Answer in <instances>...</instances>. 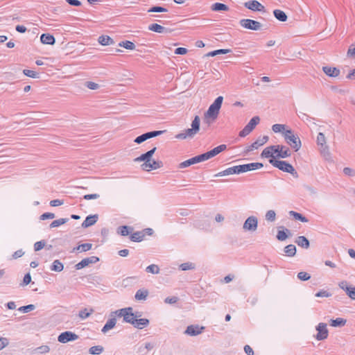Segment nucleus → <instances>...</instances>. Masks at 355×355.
<instances>
[{
    "mask_svg": "<svg viewBox=\"0 0 355 355\" xmlns=\"http://www.w3.org/2000/svg\"><path fill=\"white\" fill-rule=\"evenodd\" d=\"M200 119L198 116H196L191 123V128L185 130L184 131L178 134L175 136L176 139H185L187 138H193L200 130Z\"/></svg>",
    "mask_w": 355,
    "mask_h": 355,
    "instance_id": "obj_1",
    "label": "nucleus"
},
{
    "mask_svg": "<svg viewBox=\"0 0 355 355\" xmlns=\"http://www.w3.org/2000/svg\"><path fill=\"white\" fill-rule=\"evenodd\" d=\"M223 101V96L217 97L214 103L209 106V109L205 114V118H211L215 120L219 114L220 109L221 107Z\"/></svg>",
    "mask_w": 355,
    "mask_h": 355,
    "instance_id": "obj_2",
    "label": "nucleus"
},
{
    "mask_svg": "<svg viewBox=\"0 0 355 355\" xmlns=\"http://www.w3.org/2000/svg\"><path fill=\"white\" fill-rule=\"evenodd\" d=\"M269 163L279 170L292 174L293 176L297 177V173L294 167L286 161L277 160L275 159H270Z\"/></svg>",
    "mask_w": 355,
    "mask_h": 355,
    "instance_id": "obj_3",
    "label": "nucleus"
},
{
    "mask_svg": "<svg viewBox=\"0 0 355 355\" xmlns=\"http://www.w3.org/2000/svg\"><path fill=\"white\" fill-rule=\"evenodd\" d=\"M114 315H117L118 317H122L123 320L125 322L130 323L132 324L134 323L135 319L133 316V309L132 307H126L121 309H118L115 311H113Z\"/></svg>",
    "mask_w": 355,
    "mask_h": 355,
    "instance_id": "obj_4",
    "label": "nucleus"
},
{
    "mask_svg": "<svg viewBox=\"0 0 355 355\" xmlns=\"http://www.w3.org/2000/svg\"><path fill=\"white\" fill-rule=\"evenodd\" d=\"M260 119L256 116L252 117L248 123L244 127V128L240 131L239 136L244 137L248 135L255 128V126L259 123Z\"/></svg>",
    "mask_w": 355,
    "mask_h": 355,
    "instance_id": "obj_5",
    "label": "nucleus"
},
{
    "mask_svg": "<svg viewBox=\"0 0 355 355\" xmlns=\"http://www.w3.org/2000/svg\"><path fill=\"white\" fill-rule=\"evenodd\" d=\"M239 24L243 28L252 31H259L262 26L260 22L250 19H241Z\"/></svg>",
    "mask_w": 355,
    "mask_h": 355,
    "instance_id": "obj_6",
    "label": "nucleus"
},
{
    "mask_svg": "<svg viewBox=\"0 0 355 355\" xmlns=\"http://www.w3.org/2000/svg\"><path fill=\"white\" fill-rule=\"evenodd\" d=\"M78 338L79 336L76 334L70 331H66L61 333L58 336V341L60 343L64 344L69 342L76 340L78 339Z\"/></svg>",
    "mask_w": 355,
    "mask_h": 355,
    "instance_id": "obj_7",
    "label": "nucleus"
},
{
    "mask_svg": "<svg viewBox=\"0 0 355 355\" xmlns=\"http://www.w3.org/2000/svg\"><path fill=\"white\" fill-rule=\"evenodd\" d=\"M258 226V219L256 216H249L243 223V228L245 231L254 232Z\"/></svg>",
    "mask_w": 355,
    "mask_h": 355,
    "instance_id": "obj_8",
    "label": "nucleus"
},
{
    "mask_svg": "<svg viewBox=\"0 0 355 355\" xmlns=\"http://www.w3.org/2000/svg\"><path fill=\"white\" fill-rule=\"evenodd\" d=\"M263 166V164L259 163V162H253V163L236 166L239 174L242 173H245V172H248L250 171H254L256 169H259V168H262Z\"/></svg>",
    "mask_w": 355,
    "mask_h": 355,
    "instance_id": "obj_9",
    "label": "nucleus"
},
{
    "mask_svg": "<svg viewBox=\"0 0 355 355\" xmlns=\"http://www.w3.org/2000/svg\"><path fill=\"white\" fill-rule=\"evenodd\" d=\"M244 6L254 12H265L266 8L264 6H263L261 3H259L257 0H252L244 3Z\"/></svg>",
    "mask_w": 355,
    "mask_h": 355,
    "instance_id": "obj_10",
    "label": "nucleus"
},
{
    "mask_svg": "<svg viewBox=\"0 0 355 355\" xmlns=\"http://www.w3.org/2000/svg\"><path fill=\"white\" fill-rule=\"evenodd\" d=\"M285 141L295 152L298 151L302 146L301 140L297 135L286 137Z\"/></svg>",
    "mask_w": 355,
    "mask_h": 355,
    "instance_id": "obj_11",
    "label": "nucleus"
},
{
    "mask_svg": "<svg viewBox=\"0 0 355 355\" xmlns=\"http://www.w3.org/2000/svg\"><path fill=\"white\" fill-rule=\"evenodd\" d=\"M99 261V258L96 256H92L89 257L82 259L79 263L75 265L76 270H80L85 267H87L92 263H96Z\"/></svg>",
    "mask_w": 355,
    "mask_h": 355,
    "instance_id": "obj_12",
    "label": "nucleus"
},
{
    "mask_svg": "<svg viewBox=\"0 0 355 355\" xmlns=\"http://www.w3.org/2000/svg\"><path fill=\"white\" fill-rule=\"evenodd\" d=\"M338 286L345 291L347 296L353 300H355V286H349L347 281H342L338 284Z\"/></svg>",
    "mask_w": 355,
    "mask_h": 355,
    "instance_id": "obj_13",
    "label": "nucleus"
},
{
    "mask_svg": "<svg viewBox=\"0 0 355 355\" xmlns=\"http://www.w3.org/2000/svg\"><path fill=\"white\" fill-rule=\"evenodd\" d=\"M316 330L318 331L315 338L318 340H322L328 337V329L325 323H319L316 327Z\"/></svg>",
    "mask_w": 355,
    "mask_h": 355,
    "instance_id": "obj_14",
    "label": "nucleus"
},
{
    "mask_svg": "<svg viewBox=\"0 0 355 355\" xmlns=\"http://www.w3.org/2000/svg\"><path fill=\"white\" fill-rule=\"evenodd\" d=\"M141 166L143 170L150 171L161 168L162 166V162L151 159L148 162L143 163Z\"/></svg>",
    "mask_w": 355,
    "mask_h": 355,
    "instance_id": "obj_15",
    "label": "nucleus"
},
{
    "mask_svg": "<svg viewBox=\"0 0 355 355\" xmlns=\"http://www.w3.org/2000/svg\"><path fill=\"white\" fill-rule=\"evenodd\" d=\"M114 313H113V311L110 313V318L106 322L105 324L103 326V327L101 329V331L103 333V334H105L107 333L109 330L113 329L116 324V317L117 315H113Z\"/></svg>",
    "mask_w": 355,
    "mask_h": 355,
    "instance_id": "obj_16",
    "label": "nucleus"
},
{
    "mask_svg": "<svg viewBox=\"0 0 355 355\" xmlns=\"http://www.w3.org/2000/svg\"><path fill=\"white\" fill-rule=\"evenodd\" d=\"M148 29L150 31L155 32L157 33H171L172 32V30L168 28H166L164 26H162L160 24H151L148 26Z\"/></svg>",
    "mask_w": 355,
    "mask_h": 355,
    "instance_id": "obj_17",
    "label": "nucleus"
},
{
    "mask_svg": "<svg viewBox=\"0 0 355 355\" xmlns=\"http://www.w3.org/2000/svg\"><path fill=\"white\" fill-rule=\"evenodd\" d=\"M157 148L154 147L151 150L147 151L146 153L141 155L139 157L135 159V162H144V163L148 162V161H150L152 156L156 151Z\"/></svg>",
    "mask_w": 355,
    "mask_h": 355,
    "instance_id": "obj_18",
    "label": "nucleus"
},
{
    "mask_svg": "<svg viewBox=\"0 0 355 355\" xmlns=\"http://www.w3.org/2000/svg\"><path fill=\"white\" fill-rule=\"evenodd\" d=\"M317 144L321 147V153L322 154L328 153L329 148L326 145V137L322 132H319L317 136Z\"/></svg>",
    "mask_w": 355,
    "mask_h": 355,
    "instance_id": "obj_19",
    "label": "nucleus"
},
{
    "mask_svg": "<svg viewBox=\"0 0 355 355\" xmlns=\"http://www.w3.org/2000/svg\"><path fill=\"white\" fill-rule=\"evenodd\" d=\"M203 327H200L198 325H189L187 327L184 334L189 336H198L202 332Z\"/></svg>",
    "mask_w": 355,
    "mask_h": 355,
    "instance_id": "obj_20",
    "label": "nucleus"
},
{
    "mask_svg": "<svg viewBox=\"0 0 355 355\" xmlns=\"http://www.w3.org/2000/svg\"><path fill=\"white\" fill-rule=\"evenodd\" d=\"M268 140V136H263L259 137L254 142H253L248 148V151H251L254 149H257L259 146L265 144Z\"/></svg>",
    "mask_w": 355,
    "mask_h": 355,
    "instance_id": "obj_21",
    "label": "nucleus"
},
{
    "mask_svg": "<svg viewBox=\"0 0 355 355\" xmlns=\"http://www.w3.org/2000/svg\"><path fill=\"white\" fill-rule=\"evenodd\" d=\"M322 71L329 77H337L340 74V70L336 67H323Z\"/></svg>",
    "mask_w": 355,
    "mask_h": 355,
    "instance_id": "obj_22",
    "label": "nucleus"
},
{
    "mask_svg": "<svg viewBox=\"0 0 355 355\" xmlns=\"http://www.w3.org/2000/svg\"><path fill=\"white\" fill-rule=\"evenodd\" d=\"M98 218V217L97 214L89 215L87 216L85 220L82 223V227L84 228H87L89 226L94 225L96 223Z\"/></svg>",
    "mask_w": 355,
    "mask_h": 355,
    "instance_id": "obj_23",
    "label": "nucleus"
},
{
    "mask_svg": "<svg viewBox=\"0 0 355 355\" xmlns=\"http://www.w3.org/2000/svg\"><path fill=\"white\" fill-rule=\"evenodd\" d=\"M233 174H239L236 166L230 167L214 175V177H221Z\"/></svg>",
    "mask_w": 355,
    "mask_h": 355,
    "instance_id": "obj_24",
    "label": "nucleus"
},
{
    "mask_svg": "<svg viewBox=\"0 0 355 355\" xmlns=\"http://www.w3.org/2000/svg\"><path fill=\"white\" fill-rule=\"evenodd\" d=\"M40 41L44 44H54L55 42V37L49 33H43L40 36Z\"/></svg>",
    "mask_w": 355,
    "mask_h": 355,
    "instance_id": "obj_25",
    "label": "nucleus"
},
{
    "mask_svg": "<svg viewBox=\"0 0 355 355\" xmlns=\"http://www.w3.org/2000/svg\"><path fill=\"white\" fill-rule=\"evenodd\" d=\"M149 324V320L146 318L135 319L134 323L132 324L134 327L141 329Z\"/></svg>",
    "mask_w": 355,
    "mask_h": 355,
    "instance_id": "obj_26",
    "label": "nucleus"
},
{
    "mask_svg": "<svg viewBox=\"0 0 355 355\" xmlns=\"http://www.w3.org/2000/svg\"><path fill=\"white\" fill-rule=\"evenodd\" d=\"M291 155L290 149L286 146L280 145L279 154L276 155L279 158H287Z\"/></svg>",
    "mask_w": 355,
    "mask_h": 355,
    "instance_id": "obj_27",
    "label": "nucleus"
},
{
    "mask_svg": "<svg viewBox=\"0 0 355 355\" xmlns=\"http://www.w3.org/2000/svg\"><path fill=\"white\" fill-rule=\"evenodd\" d=\"M197 163H199V162H198L197 156H195L191 159H189L187 160H185V161L181 162L179 164L178 168H187V167H189V166H190L193 164H197Z\"/></svg>",
    "mask_w": 355,
    "mask_h": 355,
    "instance_id": "obj_28",
    "label": "nucleus"
},
{
    "mask_svg": "<svg viewBox=\"0 0 355 355\" xmlns=\"http://www.w3.org/2000/svg\"><path fill=\"white\" fill-rule=\"evenodd\" d=\"M295 243L300 247L307 249L309 248L310 243L309 240L304 236H298L296 240Z\"/></svg>",
    "mask_w": 355,
    "mask_h": 355,
    "instance_id": "obj_29",
    "label": "nucleus"
},
{
    "mask_svg": "<svg viewBox=\"0 0 355 355\" xmlns=\"http://www.w3.org/2000/svg\"><path fill=\"white\" fill-rule=\"evenodd\" d=\"M148 295V291L146 289H139L135 295L137 300H146Z\"/></svg>",
    "mask_w": 355,
    "mask_h": 355,
    "instance_id": "obj_30",
    "label": "nucleus"
},
{
    "mask_svg": "<svg viewBox=\"0 0 355 355\" xmlns=\"http://www.w3.org/2000/svg\"><path fill=\"white\" fill-rule=\"evenodd\" d=\"M211 10L216 12L227 11L229 10V7L224 3L217 2L211 5Z\"/></svg>",
    "mask_w": 355,
    "mask_h": 355,
    "instance_id": "obj_31",
    "label": "nucleus"
},
{
    "mask_svg": "<svg viewBox=\"0 0 355 355\" xmlns=\"http://www.w3.org/2000/svg\"><path fill=\"white\" fill-rule=\"evenodd\" d=\"M273 14H274L275 17L280 21L284 22L287 20L288 17H287L286 14L281 10H278V9L275 10L273 11Z\"/></svg>",
    "mask_w": 355,
    "mask_h": 355,
    "instance_id": "obj_32",
    "label": "nucleus"
},
{
    "mask_svg": "<svg viewBox=\"0 0 355 355\" xmlns=\"http://www.w3.org/2000/svg\"><path fill=\"white\" fill-rule=\"evenodd\" d=\"M98 42L103 46L110 45L114 43L112 38L108 35H101L98 37Z\"/></svg>",
    "mask_w": 355,
    "mask_h": 355,
    "instance_id": "obj_33",
    "label": "nucleus"
},
{
    "mask_svg": "<svg viewBox=\"0 0 355 355\" xmlns=\"http://www.w3.org/2000/svg\"><path fill=\"white\" fill-rule=\"evenodd\" d=\"M284 251L286 256L294 257L296 254V247L293 244H290L284 248Z\"/></svg>",
    "mask_w": 355,
    "mask_h": 355,
    "instance_id": "obj_34",
    "label": "nucleus"
},
{
    "mask_svg": "<svg viewBox=\"0 0 355 355\" xmlns=\"http://www.w3.org/2000/svg\"><path fill=\"white\" fill-rule=\"evenodd\" d=\"M347 320L342 318L331 320L330 325L334 327H343L345 325Z\"/></svg>",
    "mask_w": 355,
    "mask_h": 355,
    "instance_id": "obj_35",
    "label": "nucleus"
},
{
    "mask_svg": "<svg viewBox=\"0 0 355 355\" xmlns=\"http://www.w3.org/2000/svg\"><path fill=\"white\" fill-rule=\"evenodd\" d=\"M92 243H83L78 245L77 247L73 249V252L79 251V252H87L92 249Z\"/></svg>",
    "mask_w": 355,
    "mask_h": 355,
    "instance_id": "obj_36",
    "label": "nucleus"
},
{
    "mask_svg": "<svg viewBox=\"0 0 355 355\" xmlns=\"http://www.w3.org/2000/svg\"><path fill=\"white\" fill-rule=\"evenodd\" d=\"M50 268L52 271L61 272L64 269V265L58 259H56L52 263Z\"/></svg>",
    "mask_w": 355,
    "mask_h": 355,
    "instance_id": "obj_37",
    "label": "nucleus"
},
{
    "mask_svg": "<svg viewBox=\"0 0 355 355\" xmlns=\"http://www.w3.org/2000/svg\"><path fill=\"white\" fill-rule=\"evenodd\" d=\"M145 234L143 232H136L131 234L130 240L134 242H140L143 240Z\"/></svg>",
    "mask_w": 355,
    "mask_h": 355,
    "instance_id": "obj_38",
    "label": "nucleus"
},
{
    "mask_svg": "<svg viewBox=\"0 0 355 355\" xmlns=\"http://www.w3.org/2000/svg\"><path fill=\"white\" fill-rule=\"evenodd\" d=\"M289 215L293 216L295 220H300L303 223H307L309 221V220L305 216L294 211H290Z\"/></svg>",
    "mask_w": 355,
    "mask_h": 355,
    "instance_id": "obj_39",
    "label": "nucleus"
},
{
    "mask_svg": "<svg viewBox=\"0 0 355 355\" xmlns=\"http://www.w3.org/2000/svg\"><path fill=\"white\" fill-rule=\"evenodd\" d=\"M33 353L46 354L50 352V347L48 345H41L33 349Z\"/></svg>",
    "mask_w": 355,
    "mask_h": 355,
    "instance_id": "obj_40",
    "label": "nucleus"
},
{
    "mask_svg": "<svg viewBox=\"0 0 355 355\" xmlns=\"http://www.w3.org/2000/svg\"><path fill=\"white\" fill-rule=\"evenodd\" d=\"M119 46L129 50H134L135 49V44L133 42L128 40L121 42L119 44Z\"/></svg>",
    "mask_w": 355,
    "mask_h": 355,
    "instance_id": "obj_41",
    "label": "nucleus"
},
{
    "mask_svg": "<svg viewBox=\"0 0 355 355\" xmlns=\"http://www.w3.org/2000/svg\"><path fill=\"white\" fill-rule=\"evenodd\" d=\"M68 221H69V218H60L58 220H55L50 224V227L53 228V227H59L60 225H62L67 223Z\"/></svg>",
    "mask_w": 355,
    "mask_h": 355,
    "instance_id": "obj_42",
    "label": "nucleus"
},
{
    "mask_svg": "<svg viewBox=\"0 0 355 355\" xmlns=\"http://www.w3.org/2000/svg\"><path fill=\"white\" fill-rule=\"evenodd\" d=\"M227 148V146L225 144H221L219 145L212 150H211V153H212L213 156L215 157L216 155H218L220 153L224 151Z\"/></svg>",
    "mask_w": 355,
    "mask_h": 355,
    "instance_id": "obj_43",
    "label": "nucleus"
},
{
    "mask_svg": "<svg viewBox=\"0 0 355 355\" xmlns=\"http://www.w3.org/2000/svg\"><path fill=\"white\" fill-rule=\"evenodd\" d=\"M130 230H132V228L126 225H123L118 228V233L121 236H128L130 232Z\"/></svg>",
    "mask_w": 355,
    "mask_h": 355,
    "instance_id": "obj_44",
    "label": "nucleus"
},
{
    "mask_svg": "<svg viewBox=\"0 0 355 355\" xmlns=\"http://www.w3.org/2000/svg\"><path fill=\"white\" fill-rule=\"evenodd\" d=\"M180 269L182 270H193L196 268V265L193 263L191 262H187L183 263L180 265L179 266Z\"/></svg>",
    "mask_w": 355,
    "mask_h": 355,
    "instance_id": "obj_45",
    "label": "nucleus"
},
{
    "mask_svg": "<svg viewBox=\"0 0 355 355\" xmlns=\"http://www.w3.org/2000/svg\"><path fill=\"white\" fill-rule=\"evenodd\" d=\"M265 218L268 222H274L276 219V213L274 210H268L266 213Z\"/></svg>",
    "mask_w": 355,
    "mask_h": 355,
    "instance_id": "obj_46",
    "label": "nucleus"
},
{
    "mask_svg": "<svg viewBox=\"0 0 355 355\" xmlns=\"http://www.w3.org/2000/svg\"><path fill=\"white\" fill-rule=\"evenodd\" d=\"M287 232H290L289 230L288 229H286V231L278 230L277 234V239L281 241L286 240L288 238Z\"/></svg>",
    "mask_w": 355,
    "mask_h": 355,
    "instance_id": "obj_47",
    "label": "nucleus"
},
{
    "mask_svg": "<svg viewBox=\"0 0 355 355\" xmlns=\"http://www.w3.org/2000/svg\"><path fill=\"white\" fill-rule=\"evenodd\" d=\"M261 156L262 157L265 158H270V159H275V156L272 155V152L271 151L270 147H266L264 148V150L262 151Z\"/></svg>",
    "mask_w": 355,
    "mask_h": 355,
    "instance_id": "obj_48",
    "label": "nucleus"
},
{
    "mask_svg": "<svg viewBox=\"0 0 355 355\" xmlns=\"http://www.w3.org/2000/svg\"><path fill=\"white\" fill-rule=\"evenodd\" d=\"M103 347L101 345L93 346L89 348V352L91 354H100L103 352Z\"/></svg>",
    "mask_w": 355,
    "mask_h": 355,
    "instance_id": "obj_49",
    "label": "nucleus"
},
{
    "mask_svg": "<svg viewBox=\"0 0 355 355\" xmlns=\"http://www.w3.org/2000/svg\"><path fill=\"white\" fill-rule=\"evenodd\" d=\"M146 271L152 274H158L159 272V268L157 265L151 264L146 267Z\"/></svg>",
    "mask_w": 355,
    "mask_h": 355,
    "instance_id": "obj_50",
    "label": "nucleus"
},
{
    "mask_svg": "<svg viewBox=\"0 0 355 355\" xmlns=\"http://www.w3.org/2000/svg\"><path fill=\"white\" fill-rule=\"evenodd\" d=\"M168 10L164 7L155 6L147 10L148 12H166Z\"/></svg>",
    "mask_w": 355,
    "mask_h": 355,
    "instance_id": "obj_51",
    "label": "nucleus"
},
{
    "mask_svg": "<svg viewBox=\"0 0 355 355\" xmlns=\"http://www.w3.org/2000/svg\"><path fill=\"white\" fill-rule=\"evenodd\" d=\"M162 132H163V131H161V130L151 131V132H148L146 133H144V135L146 139L147 140L148 139H151L153 137L159 136V135H162Z\"/></svg>",
    "mask_w": 355,
    "mask_h": 355,
    "instance_id": "obj_52",
    "label": "nucleus"
},
{
    "mask_svg": "<svg viewBox=\"0 0 355 355\" xmlns=\"http://www.w3.org/2000/svg\"><path fill=\"white\" fill-rule=\"evenodd\" d=\"M93 313V309H90L89 311L87 309H84L79 311L78 316L84 320L87 318Z\"/></svg>",
    "mask_w": 355,
    "mask_h": 355,
    "instance_id": "obj_53",
    "label": "nucleus"
},
{
    "mask_svg": "<svg viewBox=\"0 0 355 355\" xmlns=\"http://www.w3.org/2000/svg\"><path fill=\"white\" fill-rule=\"evenodd\" d=\"M230 51V49H218L211 51L207 54V56H215L219 54H226Z\"/></svg>",
    "mask_w": 355,
    "mask_h": 355,
    "instance_id": "obj_54",
    "label": "nucleus"
},
{
    "mask_svg": "<svg viewBox=\"0 0 355 355\" xmlns=\"http://www.w3.org/2000/svg\"><path fill=\"white\" fill-rule=\"evenodd\" d=\"M286 125L283 124H274L272 126V130L274 132H282L285 130Z\"/></svg>",
    "mask_w": 355,
    "mask_h": 355,
    "instance_id": "obj_55",
    "label": "nucleus"
},
{
    "mask_svg": "<svg viewBox=\"0 0 355 355\" xmlns=\"http://www.w3.org/2000/svg\"><path fill=\"white\" fill-rule=\"evenodd\" d=\"M23 73L28 77L33 78H39L38 73L29 69H24Z\"/></svg>",
    "mask_w": 355,
    "mask_h": 355,
    "instance_id": "obj_56",
    "label": "nucleus"
},
{
    "mask_svg": "<svg viewBox=\"0 0 355 355\" xmlns=\"http://www.w3.org/2000/svg\"><path fill=\"white\" fill-rule=\"evenodd\" d=\"M298 116L304 122L309 123L312 120H314V118L311 117L307 114L300 112L298 114Z\"/></svg>",
    "mask_w": 355,
    "mask_h": 355,
    "instance_id": "obj_57",
    "label": "nucleus"
},
{
    "mask_svg": "<svg viewBox=\"0 0 355 355\" xmlns=\"http://www.w3.org/2000/svg\"><path fill=\"white\" fill-rule=\"evenodd\" d=\"M35 308V305L33 304H28V305H26V306H21L18 309V310L19 311H21L23 313H28L31 311H33L34 310Z\"/></svg>",
    "mask_w": 355,
    "mask_h": 355,
    "instance_id": "obj_58",
    "label": "nucleus"
},
{
    "mask_svg": "<svg viewBox=\"0 0 355 355\" xmlns=\"http://www.w3.org/2000/svg\"><path fill=\"white\" fill-rule=\"evenodd\" d=\"M297 278L302 281H306L311 278V275L306 272H300L297 274Z\"/></svg>",
    "mask_w": 355,
    "mask_h": 355,
    "instance_id": "obj_59",
    "label": "nucleus"
},
{
    "mask_svg": "<svg viewBox=\"0 0 355 355\" xmlns=\"http://www.w3.org/2000/svg\"><path fill=\"white\" fill-rule=\"evenodd\" d=\"M343 173L345 175L354 177L355 176V170L349 167H345L343 168Z\"/></svg>",
    "mask_w": 355,
    "mask_h": 355,
    "instance_id": "obj_60",
    "label": "nucleus"
},
{
    "mask_svg": "<svg viewBox=\"0 0 355 355\" xmlns=\"http://www.w3.org/2000/svg\"><path fill=\"white\" fill-rule=\"evenodd\" d=\"M9 345V340L5 337H0V350L6 347Z\"/></svg>",
    "mask_w": 355,
    "mask_h": 355,
    "instance_id": "obj_61",
    "label": "nucleus"
},
{
    "mask_svg": "<svg viewBox=\"0 0 355 355\" xmlns=\"http://www.w3.org/2000/svg\"><path fill=\"white\" fill-rule=\"evenodd\" d=\"M317 297H329L331 296V294L327 291H320L319 292L316 293L315 295Z\"/></svg>",
    "mask_w": 355,
    "mask_h": 355,
    "instance_id": "obj_62",
    "label": "nucleus"
},
{
    "mask_svg": "<svg viewBox=\"0 0 355 355\" xmlns=\"http://www.w3.org/2000/svg\"><path fill=\"white\" fill-rule=\"evenodd\" d=\"M85 85L87 88H89V89H92V90H95V89H97L99 88L98 84L94 83V82H91V81L87 82L85 83Z\"/></svg>",
    "mask_w": 355,
    "mask_h": 355,
    "instance_id": "obj_63",
    "label": "nucleus"
},
{
    "mask_svg": "<svg viewBox=\"0 0 355 355\" xmlns=\"http://www.w3.org/2000/svg\"><path fill=\"white\" fill-rule=\"evenodd\" d=\"M45 245V242L43 241H37L34 244L35 251H39L42 250Z\"/></svg>",
    "mask_w": 355,
    "mask_h": 355,
    "instance_id": "obj_64",
    "label": "nucleus"
}]
</instances>
